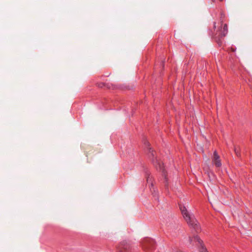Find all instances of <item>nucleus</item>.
<instances>
[{
	"mask_svg": "<svg viewBox=\"0 0 252 252\" xmlns=\"http://www.w3.org/2000/svg\"><path fill=\"white\" fill-rule=\"evenodd\" d=\"M149 151H150V156H152V157H154V152L153 150L151 151V149L150 148L149 149Z\"/></svg>",
	"mask_w": 252,
	"mask_h": 252,
	"instance_id": "obj_8",
	"label": "nucleus"
},
{
	"mask_svg": "<svg viewBox=\"0 0 252 252\" xmlns=\"http://www.w3.org/2000/svg\"><path fill=\"white\" fill-rule=\"evenodd\" d=\"M180 209L188 224L192 227L197 233L199 232L200 230V227L197 220L194 218L193 215L189 214L186 207L184 206L181 205Z\"/></svg>",
	"mask_w": 252,
	"mask_h": 252,
	"instance_id": "obj_1",
	"label": "nucleus"
},
{
	"mask_svg": "<svg viewBox=\"0 0 252 252\" xmlns=\"http://www.w3.org/2000/svg\"><path fill=\"white\" fill-rule=\"evenodd\" d=\"M158 164H159V167L160 168V166H161L160 163H159H159H158Z\"/></svg>",
	"mask_w": 252,
	"mask_h": 252,
	"instance_id": "obj_9",
	"label": "nucleus"
},
{
	"mask_svg": "<svg viewBox=\"0 0 252 252\" xmlns=\"http://www.w3.org/2000/svg\"><path fill=\"white\" fill-rule=\"evenodd\" d=\"M193 239L197 242H198L199 244L198 247L199 252H208L207 251L206 248L204 247V245L203 244L202 241L197 235L194 236L193 238L189 237V241L191 242L192 241Z\"/></svg>",
	"mask_w": 252,
	"mask_h": 252,
	"instance_id": "obj_3",
	"label": "nucleus"
},
{
	"mask_svg": "<svg viewBox=\"0 0 252 252\" xmlns=\"http://www.w3.org/2000/svg\"><path fill=\"white\" fill-rule=\"evenodd\" d=\"M234 152L237 155V157H240V154L239 153V150L237 149L236 148H234Z\"/></svg>",
	"mask_w": 252,
	"mask_h": 252,
	"instance_id": "obj_7",
	"label": "nucleus"
},
{
	"mask_svg": "<svg viewBox=\"0 0 252 252\" xmlns=\"http://www.w3.org/2000/svg\"><path fill=\"white\" fill-rule=\"evenodd\" d=\"M143 247L145 250L148 252L151 251L154 247V241L150 239H146L143 242Z\"/></svg>",
	"mask_w": 252,
	"mask_h": 252,
	"instance_id": "obj_2",
	"label": "nucleus"
},
{
	"mask_svg": "<svg viewBox=\"0 0 252 252\" xmlns=\"http://www.w3.org/2000/svg\"><path fill=\"white\" fill-rule=\"evenodd\" d=\"M129 246L126 242H123L120 246V252H128Z\"/></svg>",
	"mask_w": 252,
	"mask_h": 252,
	"instance_id": "obj_5",
	"label": "nucleus"
},
{
	"mask_svg": "<svg viewBox=\"0 0 252 252\" xmlns=\"http://www.w3.org/2000/svg\"><path fill=\"white\" fill-rule=\"evenodd\" d=\"M213 162L214 163L215 165L218 167H220L221 165L220 160V157L218 155L216 151H215L214 153Z\"/></svg>",
	"mask_w": 252,
	"mask_h": 252,
	"instance_id": "obj_4",
	"label": "nucleus"
},
{
	"mask_svg": "<svg viewBox=\"0 0 252 252\" xmlns=\"http://www.w3.org/2000/svg\"><path fill=\"white\" fill-rule=\"evenodd\" d=\"M227 32V26L226 24H224L223 28V31L222 32V34L223 36H225L226 33Z\"/></svg>",
	"mask_w": 252,
	"mask_h": 252,
	"instance_id": "obj_6",
	"label": "nucleus"
}]
</instances>
